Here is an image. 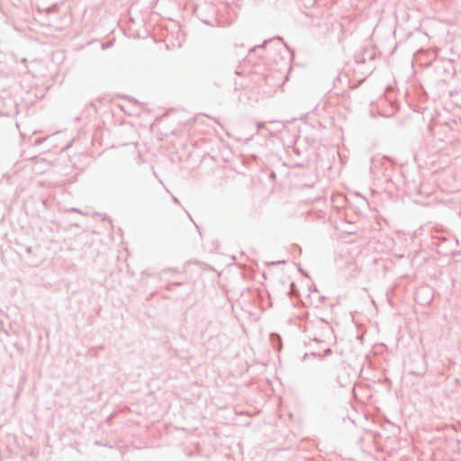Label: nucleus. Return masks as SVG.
<instances>
[{
	"label": "nucleus",
	"instance_id": "nucleus-1",
	"mask_svg": "<svg viewBox=\"0 0 461 461\" xmlns=\"http://www.w3.org/2000/svg\"><path fill=\"white\" fill-rule=\"evenodd\" d=\"M421 293H428V294H429V289L428 287H422V288H420V289L417 292V295H416V297H417V299H418V300L420 299V294H421Z\"/></svg>",
	"mask_w": 461,
	"mask_h": 461
},
{
	"label": "nucleus",
	"instance_id": "nucleus-2",
	"mask_svg": "<svg viewBox=\"0 0 461 461\" xmlns=\"http://www.w3.org/2000/svg\"><path fill=\"white\" fill-rule=\"evenodd\" d=\"M71 211H72V212H79V211H78L77 209H76V208L71 209Z\"/></svg>",
	"mask_w": 461,
	"mask_h": 461
},
{
	"label": "nucleus",
	"instance_id": "nucleus-3",
	"mask_svg": "<svg viewBox=\"0 0 461 461\" xmlns=\"http://www.w3.org/2000/svg\"><path fill=\"white\" fill-rule=\"evenodd\" d=\"M173 200H174L175 203H178V199L177 198L174 197Z\"/></svg>",
	"mask_w": 461,
	"mask_h": 461
}]
</instances>
